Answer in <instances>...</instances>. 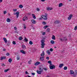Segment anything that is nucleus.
Masks as SVG:
<instances>
[{
  "instance_id": "53",
  "label": "nucleus",
  "mask_w": 77,
  "mask_h": 77,
  "mask_svg": "<svg viewBox=\"0 0 77 77\" xmlns=\"http://www.w3.org/2000/svg\"><path fill=\"white\" fill-rule=\"evenodd\" d=\"M50 51H53V49H52V48H51L50 49Z\"/></svg>"
},
{
  "instance_id": "12",
  "label": "nucleus",
  "mask_w": 77,
  "mask_h": 77,
  "mask_svg": "<svg viewBox=\"0 0 77 77\" xmlns=\"http://www.w3.org/2000/svg\"><path fill=\"white\" fill-rule=\"evenodd\" d=\"M3 39L5 43H7V42H8V41H7V39H6V38H3Z\"/></svg>"
},
{
  "instance_id": "9",
  "label": "nucleus",
  "mask_w": 77,
  "mask_h": 77,
  "mask_svg": "<svg viewBox=\"0 0 77 77\" xmlns=\"http://www.w3.org/2000/svg\"><path fill=\"white\" fill-rule=\"evenodd\" d=\"M41 63L39 62H37L35 64V66H37V65H38L40 64Z\"/></svg>"
},
{
  "instance_id": "50",
  "label": "nucleus",
  "mask_w": 77,
  "mask_h": 77,
  "mask_svg": "<svg viewBox=\"0 0 77 77\" xmlns=\"http://www.w3.org/2000/svg\"><path fill=\"white\" fill-rule=\"evenodd\" d=\"M6 55H7V56H9V55H10V54L8 53L6 54Z\"/></svg>"
},
{
  "instance_id": "32",
  "label": "nucleus",
  "mask_w": 77,
  "mask_h": 77,
  "mask_svg": "<svg viewBox=\"0 0 77 77\" xmlns=\"http://www.w3.org/2000/svg\"><path fill=\"white\" fill-rule=\"evenodd\" d=\"M20 59V56L18 55L17 56V60H19Z\"/></svg>"
},
{
  "instance_id": "25",
  "label": "nucleus",
  "mask_w": 77,
  "mask_h": 77,
  "mask_svg": "<svg viewBox=\"0 0 77 77\" xmlns=\"http://www.w3.org/2000/svg\"><path fill=\"white\" fill-rule=\"evenodd\" d=\"M63 6V4L62 3H60L59 4V7H61V6Z\"/></svg>"
},
{
  "instance_id": "44",
  "label": "nucleus",
  "mask_w": 77,
  "mask_h": 77,
  "mask_svg": "<svg viewBox=\"0 0 77 77\" xmlns=\"http://www.w3.org/2000/svg\"><path fill=\"white\" fill-rule=\"evenodd\" d=\"M60 40L61 41H63V39H62V38H60Z\"/></svg>"
},
{
  "instance_id": "37",
  "label": "nucleus",
  "mask_w": 77,
  "mask_h": 77,
  "mask_svg": "<svg viewBox=\"0 0 77 77\" xmlns=\"http://www.w3.org/2000/svg\"><path fill=\"white\" fill-rule=\"evenodd\" d=\"M67 66H65L64 67V70H66L67 69Z\"/></svg>"
},
{
  "instance_id": "62",
  "label": "nucleus",
  "mask_w": 77,
  "mask_h": 77,
  "mask_svg": "<svg viewBox=\"0 0 77 77\" xmlns=\"http://www.w3.org/2000/svg\"><path fill=\"white\" fill-rule=\"evenodd\" d=\"M46 0H41V1L42 2H44V1H45Z\"/></svg>"
},
{
  "instance_id": "57",
  "label": "nucleus",
  "mask_w": 77,
  "mask_h": 77,
  "mask_svg": "<svg viewBox=\"0 0 77 77\" xmlns=\"http://www.w3.org/2000/svg\"><path fill=\"white\" fill-rule=\"evenodd\" d=\"M46 59H47L48 60H49V57H47Z\"/></svg>"
},
{
  "instance_id": "27",
  "label": "nucleus",
  "mask_w": 77,
  "mask_h": 77,
  "mask_svg": "<svg viewBox=\"0 0 77 77\" xmlns=\"http://www.w3.org/2000/svg\"><path fill=\"white\" fill-rule=\"evenodd\" d=\"M8 62H9L10 63H11V62H12V59H11V58H10V59L8 60Z\"/></svg>"
},
{
  "instance_id": "47",
  "label": "nucleus",
  "mask_w": 77,
  "mask_h": 77,
  "mask_svg": "<svg viewBox=\"0 0 77 77\" xmlns=\"http://www.w3.org/2000/svg\"><path fill=\"white\" fill-rule=\"evenodd\" d=\"M48 63H51V61H48Z\"/></svg>"
},
{
  "instance_id": "16",
  "label": "nucleus",
  "mask_w": 77,
  "mask_h": 77,
  "mask_svg": "<svg viewBox=\"0 0 77 77\" xmlns=\"http://www.w3.org/2000/svg\"><path fill=\"white\" fill-rule=\"evenodd\" d=\"M52 9H53L52 8H51L50 7H47V10H48V11H50V10H52Z\"/></svg>"
},
{
  "instance_id": "38",
  "label": "nucleus",
  "mask_w": 77,
  "mask_h": 77,
  "mask_svg": "<svg viewBox=\"0 0 77 77\" xmlns=\"http://www.w3.org/2000/svg\"><path fill=\"white\" fill-rule=\"evenodd\" d=\"M77 26H76L74 29V30H77Z\"/></svg>"
},
{
  "instance_id": "34",
  "label": "nucleus",
  "mask_w": 77,
  "mask_h": 77,
  "mask_svg": "<svg viewBox=\"0 0 77 77\" xmlns=\"http://www.w3.org/2000/svg\"><path fill=\"white\" fill-rule=\"evenodd\" d=\"M19 40H20V41H21L22 39H23V38L22 37L20 36L19 38Z\"/></svg>"
},
{
  "instance_id": "63",
  "label": "nucleus",
  "mask_w": 77,
  "mask_h": 77,
  "mask_svg": "<svg viewBox=\"0 0 77 77\" xmlns=\"http://www.w3.org/2000/svg\"><path fill=\"white\" fill-rule=\"evenodd\" d=\"M42 17H41L40 18V20H42Z\"/></svg>"
},
{
  "instance_id": "7",
  "label": "nucleus",
  "mask_w": 77,
  "mask_h": 77,
  "mask_svg": "<svg viewBox=\"0 0 77 77\" xmlns=\"http://www.w3.org/2000/svg\"><path fill=\"white\" fill-rule=\"evenodd\" d=\"M40 60L41 61H43L44 60V57H40Z\"/></svg>"
},
{
  "instance_id": "6",
  "label": "nucleus",
  "mask_w": 77,
  "mask_h": 77,
  "mask_svg": "<svg viewBox=\"0 0 77 77\" xmlns=\"http://www.w3.org/2000/svg\"><path fill=\"white\" fill-rule=\"evenodd\" d=\"M28 18H27V16H25L23 18V20L25 21H26V20H27Z\"/></svg>"
},
{
  "instance_id": "46",
  "label": "nucleus",
  "mask_w": 77,
  "mask_h": 77,
  "mask_svg": "<svg viewBox=\"0 0 77 77\" xmlns=\"http://www.w3.org/2000/svg\"><path fill=\"white\" fill-rule=\"evenodd\" d=\"M45 32H43L42 33V35H45Z\"/></svg>"
},
{
  "instance_id": "28",
  "label": "nucleus",
  "mask_w": 77,
  "mask_h": 77,
  "mask_svg": "<svg viewBox=\"0 0 77 77\" xmlns=\"http://www.w3.org/2000/svg\"><path fill=\"white\" fill-rule=\"evenodd\" d=\"M51 43L52 44H54V42L53 40H51Z\"/></svg>"
},
{
  "instance_id": "22",
  "label": "nucleus",
  "mask_w": 77,
  "mask_h": 77,
  "mask_svg": "<svg viewBox=\"0 0 77 77\" xmlns=\"http://www.w3.org/2000/svg\"><path fill=\"white\" fill-rule=\"evenodd\" d=\"M22 47L23 48H26V46L24 45H22Z\"/></svg>"
},
{
  "instance_id": "29",
  "label": "nucleus",
  "mask_w": 77,
  "mask_h": 77,
  "mask_svg": "<svg viewBox=\"0 0 77 77\" xmlns=\"http://www.w3.org/2000/svg\"><path fill=\"white\" fill-rule=\"evenodd\" d=\"M11 44V41L10 40H9L8 41V45H9Z\"/></svg>"
},
{
  "instance_id": "11",
  "label": "nucleus",
  "mask_w": 77,
  "mask_h": 77,
  "mask_svg": "<svg viewBox=\"0 0 77 77\" xmlns=\"http://www.w3.org/2000/svg\"><path fill=\"white\" fill-rule=\"evenodd\" d=\"M64 66V64H60L59 66V68H61L62 67V66Z\"/></svg>"
},
{
  "instance_id": "49",
  "label": "nucleus",
  "mask_w": 77,
  "mask_h": 77,
  "mask_svg": "<svg viewBox=\"0 0 77 77\" xmlns=\"http://www.w3.org/2000/svg\"><path fill=\"white\" fill-rule=\"evenodd\" d=\"M14 29L15 30H17V27L16 26H15L14 27Z\"/></svg>"
},
{
  "instance_id": "56",
  "label": "nucleus",
  "mask_w": 77,
  "mask_h": 77,
  "mask_svg": "<svg viewBox=\"0 0 77 77\" xmlns=\"http://www.w3.org/2000/svg\"><path fill=\"white\" fill-rule=\"evenodd\" d=\"M6 14V11H5L4 12V14Z\"/></svg>"
},
{
  "instance_id": "23",
  "label": "nucleus",
  "mask_w": 77,
  "mask_h": 77,
  "mask_svg": "<svg viewBox=\"0 0 77 77\" xmlns=\"http://www.w3.org/2000/svg\"><path fill=\"white\" fill-rule=\"evenodd\" d=\"M32 15L33 18H34V19H36V16H35V14H32Z\"/></svg>"
},
{
  "instance_id": "30",
  "label": "nucleus",
  "mask_w": 77,
  "mask_h": 77,
  "mask_svg": "<svg viewBox=\"0 0 77 77\" xmlns=\"http://www.w3.org/2000/svg\"><path fill=\"white\" fill-rule=\"evenodd\" d=\"M24 40L25 42H28V39H27V38H25Z\"/></svg>"
},
{
  "instance_id": "2",
  "label": "nucleus",
  "mask_w": 77,
  "mask_h": 77,
  "mask_svg": "<svg viewBox=\"0 0 77 77\" xmlns=\"http://www.w3.org/2000/svg\"><path fill=\"white\" fill-rule=\"evenodd\" d=\"M48 15L47 14H45V15H42L41 16V18H42L43 19H44V20H47V16Z\"/></svg>"
},
{
  "instance_id": "31",
  "label": "nucleus",
  "mask_w": 77,
  "mask_h": 77,
  "mask_svg": "<svg viewBox=\"0 0 77 77\" xmlns=\"http://www.w3.org/2000/svg\"><path fill=\"white\" fill-rule=\"evenodd\" d=\"M9 69H5L4 70V72H8V71H9Z\"/></svg>"
},
{
  "instance_id": "8",
  "label": "nucleus",
  "mask_w": 77,
  "mask_h": 77,
  "mask_svg": "<svg viewBox=\"0 0 77 77\" xmlns=\"http://www.w3.org/2000/svg\"><path fill=\"white\" fill-rule=\"evenodd\" d=\"M72 14H70L68 17V20H70L71 19V18H72Z\"/></svg>"
},
{
  "instance_id": "36",
  "label": "nucleus",
  "mask_w": 77,
  "mask_h": 77,
  "mask_svg": "<svg viewBox=\"0 0 77 77\" xmlns=\"http://www.w3.org/2000/svg\"><path fill=\"white\" fill-rule=\"evenodd\" d=\"M29 44L30 45H32L33 44V42L32 41H30L29 42Z\"/></svg>"
},
{
  "instance_id": "21",
  "label": "nucleus",
  "mask_w": 77,
  "mask_h": 77,
  "mask_svg": "<svg viewBox=\"0 0 77 77\" xmlns=\"http://www.w3.org/2000/svg\"><path fill=\"white\" fill-rule=\"evenodd\" d=\"M63 41H67V38H66V37H65L63 38Z\"/></svg>"
},
{
  "instance_id": "24",
  "label": "nucleus",
  "mask_w": 77,
  "mask_h": 77,
  "mask_svg": "<svg viewBox=\"0 0 77 77\" xmlns=\"http://www.w3.org/2000/svg\"><path fill=\"white\" fill-rule=\"evenodd\" d=\"M74 74V71L72 70H70V74Z\"/></svg>"
},
{
  "instance_id": "60",
  "label": "nucleus",
  "mask_w": 77,
  "mask_h": 77,
  "mask_svg": "<svg viewBox=\"0 0 77 77\" xmlns=\"http://www.w3.org/2000/svg\"><path fill=\"white\" fill-rule=\"evenodd\" d=\"M49 65H53V64H52V63H50V64H49Z\"/></svg>"
},
{
  "instance_id": "51",
  "label": "nucleus",
  "mask_w": 77,
  "mask_h": 77,
  "mask_svg": "<svg viewBox=\"0 0 77 77\" xmlns=\"http://www.w3.org/2000/svg\"><path fill=\"white\" fill-rule=\"evenodd\" d=\"M44 29H47V26H44Z\"/></svg>"
},
{
  "instance_id": "17",
  "label": "nucleus",
  "mask_w": 77,
  "mask_h": 77,
  "mask_svg": "<svg viewBox=\"0 0 77 77\" xmlns=\"http://www.w3.org/2000/svg\"><path fill=\"white\" fill-rule=\"evenodd\" d=\"M37 74H41V73L42 72L40 71H39V70H37Z\"/></svg>"
},
{
  "instance_id": "26",
  "label": "nucleus",
  "mask_w": 77,
  "mask_h": 77,
  "mask_svg": "<svg viewBox=\"0 0 77 77\" xmlns=\"http://www.w3.org/2000/svg\"><path fill=\"white\" fill-rule=\"evenodd\" d=\"M47 53H48V55H50V51L48 50L47 51Z\"/></svg>"
},
{
  "instance_id": "52",
  "label": "nucleus",
  "mask_w": 77,
  "mask_h": 77,
  "mask_svg": "<svg viewBox=\"0 0 77 77\" xmlns=\"http://www.w3.org/2000/svg\"><path fill=\"white\" fill-rule=\"evenodd\" d=\"M25 74H29V73H28V72H27V71H26L25 72Z\"/></svg>"
},
{
  "instance_id": "14",
  "label": "nucleus",
  "mask_w": 77,
  "mask_h": 77,
  "mask_svg": "<svg viewBox=\"0 0 77 77\" xmlns=\"http://www.w3.org/2000/svg\"><path fill=\"white\" fill-rule=\"evenodd\" d=\"M6 59V57H1V60H3V59Z\"/></svg>"
},
{
  "instance_id": "41",
  "label": "nucleus",
  "mask_w": 77,
  "mask_h": 77,
  "mask_svg": "<svg viewBox=\"0 0 77 77\" xmlns=\"http://www.w3.org/2000/svg\"><path fill=\"white\" fill-rule=\"evenodd\" d=\"M43 69L45 70V71H47V68L45 67L43 68Z\"/></svg>"
},
{
  "instance_id": "54",
  "label": "nucleus",
  "mask_w": 77,
  "mask_h": 77,
  "mask_svg": "<svg viewBox=\"0 0 77 77\" xmlns=\"http://www.w3.org/2000/svg\"><path fill=\"white\" fill-rule=\"evenodd\" d=\"M75 72L76 75H77V70H75Z\"/></svg>"
},
{
  "instance_id": "33",
  "label": "nucleus",
  "mask_w": 77,
  "mask_h": 77,
  "mask_svg": "<svg viewBox=\"0 0 77 77\" xmlns=\"http://www.w3.org/2000/svg\"><path fill=\"white\" fill-rule=\"evenodd\" d=\"M19 7L20 8H23V5H19Z\"/></svg>"
},
{
  "instance_id": "45",
  "label": "nucleus",
  "mask_w": 77,
  "mask_h": 77,
  "mask_svg": "<svg viewBox=\"0 0 77 77\" xmlns=\"http://www.w3.org/2000/svg\"><path fill=\"white\" fill-rule=\"evenodd\" d=\"M1 66H5V65L4 63H3L2 64Z\"/></svg>"
},
{
  "instance_id": "39",
  "label": "nucleus",
  "mask_w": 77,
  "mask_h": 77,
  "mask_svg": "<svg viewBox=\"0 0 77 77\" xmlns=\"http://www.w3.org/2000/svg\"><path fill=\"white\" fill-rule=\"evenodd\" d=\"M50 29L49 28H48L47 29V32H49V31H50Z\"/></svg>"
},
{
  "instance_id": "5",
  "label": "nucleus",
  "mask_w": 77,
  "mask_h": 77,
  "mask_svg": "<svg viewBox=\"0 0 77 77\" xmlns=\"http://www.w3.org/2000/svg\"><path fill=\"white\" fill-rule=\"evenodd\" d=\"M39 71H41L42 72H43V67H39Z\"/></svg>"
},
{
  "instance_id": "42",
  "label": "nucleus",
  "mask_w": 77,
  "mask_h": 77,
  "mask_svg": "<svg viewBox=\"0 0 77 77\" xmlns=\"http://www.w3.org/2000/svg\"><path fill=\"white\" fill-rule=\"evenodd\" d=\"M13 44H14V45H15V44H16V42H15L13 41Z\"/></svg>"
},
{
  "instance_id": "61",
  "label": "nucleus",
  "mask_w": 77,
  "mask_h": 77,
  "mask_svg": "<svg viewBox=\"0 0 77 77\" xmlns=\"http://www.w3.org/2000/svg\"><path fill=\"white\" fill-rule=\"evenodd\" d=\"M2 1H3V0H0V3H2Z\"/></svg>"
},
{
  "instance_id": "1",
  "label": "nucleus",
  "mask_w": 77,
  "mask_h": 77,
  "mask_svg": "<svg viewBox=\"0 0 77 77\" xmlns=\"http://www.w3.org/2000/svg\"><path fill=\"white\" fill-rule=\"evenodd\" d=\"M41 42H42L41 44V45H42L41 48H44V46L45 45V44L44 43L45 42V40L44 39L41 40Z\"/></svg>"
},
{
  "instance_id": "10",
  "label": "nucleus",
  "mask_w": 77,
  "mask_h": 77,
  "mask_svg": "<svg viewBox=\"0 0 77 77\" xmlns=\"http://www.w3.org/2000/svg\"><path fill=\"white\" fill-rule=\"evenodd\" d=\"M17 18H18L19 16V14H20V12L19 11H17L16 12Z\"/></svg>"
},
{
  "instance_id": "20",
  "label": "nucleus",
  "mask_w": 77,
  "mask_h": 77,
  "mask_svg": "<svg viewBox=\"0 0 77 77\" xmlns=\"http://www.w3.org/2000/svg\"><path fill=\"white\" fill-rule=\"evenodd\" d=\"M55 37H56L55 36L53 35L52 37V39H54V40H55V39H56V38H55Z\"/></svg>"
},
{
  "instance_id": "35",
  "label": "nucleus",
  "mask_w": 77,
  "mask_h": 77,
  "mask_svg": "<svg viewBox=\"0 0 77 77\" xmlns=\"http://www.w3.org/2000/svg\"><path fill=\"white\" fill-rule=\"evenodd\" d=\"M42 24L43 25H45V24H47V23H46V22H43L42 23Z\"/></svg>"
},
{
  "instance_id": "59",
  "label": "nucleus",
  "mask_w": 77,
  "mask_h": 77,
  "mask_svg": "<svg viewBox=\"0 0 77 77\" xmlns=\"http://www.w3.org/2000/svg\"><path fill=\"white\" fill-rule=\"evenodd\" d=\"M73 77H75V76H76V75H75V74H74V73H73Z\"/></svg>"
},
{
  "instance_id": "55",
  "label": "nucleus",
  "mask_w": 77,
  "mask_h": 77,
  "mask_svg": "<svg viewBox=\"0 0 77 77\" xmlns=\"http://www.w3.org/2000/svg\"><path fill=\"white\" fill-rule=\"evenodd\" d=\"M37 11H40L39 9L38 8H37Z\"/></svg>"
},
{
  "instance_id": "4",
  "label": "nucleus",
  "mask_w": 77,
  "mask_h": 77,
  "mask_svg": "<svg viewBox=\"0 0 77 77\" xmlns=\"http://www.w3.org/2000/svg\"><path fill=\"white\" fill-rule=\"evenodd\" d=\"M54 23L55 24H59L60 23V21L59 20H56L54 22Z\"/></svg>"
},
{
  "instance_id": "18",
  "label": "nucleus",
  "mask_w": 77,
  "mask_h": 77,
  "mask_svg": "<svg viewBox=\"0 0 77 77\" xmlns=\"http://www.w3.org/2000/svg\"><path fill=\"white\" fill-rule=\"evenodd\" d=\"M44 55H45V54L44 53V51H43L41 55V56H44Z\"/></svg>"
},
{
  "instance_id": "13",
  "label": "nucleus",
  "mask_w": 77,
  "mask_h": 77,
  "mask_svg": "<svg viewBox=\"0 0 77 77\" xmlns=\"http://www.w3.org/2000/svg\"><path fill=\"white\" fill-rule=\"evenodd\" d=\"M20 52L23 53V54H26V52L25 51H24L23 50H21L20 51Z\"/></svg>"
},
{
  "instance_id": "40",
  "label": "nucleus",
  "mask_w": 77,
  "mask_h": 77,
  "mask_svg": "<svg viewBox=\"0 0 77 77\" xmlns=\"http://www.w3.org/2000/svg\"><path fill=\"white\" fill-rule=\"evenodd\" d=\"M30 61H32V60H29V61L28 62V63L29 64H31V62H30Z\"/></svg>"
},
{
  "instance_id": "3",
  "label": "nucleus",
  "mask_w": 77,
  "mask_h": 77,
  "mask_svg": "<svg viewBox=\"0 0 77 77\" xmlns=\"http://www.w3.org/2000/svg\"><path fill=\"white\" fill-rule=\"evenodd\" d=\"M49 67H50V69H53L55 68V66L54 65H52L51 66H50Z\"/></svg>"
},
{
  "instance_id": "19",
  "label": "nucleus",
  "mask_w": 77,
  "mask_h": 77,
  "mask_svg": "<svg viewBox=\"0 0 77 77\" xmlns=\"http://www.w3.org/2000/svg\"><path fill=\"white\" fill-rule=\"evenodd\" d=\"M6 21L7 22H8V23H9V22L11 21V19L9 18H8L6 20Z\"/></svg>"
},
{
  "instance_id": "64",
  "label": "nucleus",
  "mask_w": 77,
  "mask_h": 77,
  "mask_svg": "<svg viewBox=\"0 0 77 77\" xmlns=\"http://www.w3.org/2000/svg\"><path fill=\"white\" fill-rule=\"evenodd\" d=\"M14 14H15V15H17L16 13H14Z\"/></svg>"
},
{
  "instance_id": "15",
  "label": "nucleus",
  "mask_w": 77,
  "mask_h": 77,
  "mask_svg": "<svg viewBox=\"0 0 77 77\" xmlns=\"http://www.w3.org/2000/svg\"><path fill=\"white\" fill-rule=\"evenodd\" d=\"M31 22L33 24H35L36 23V21H35L34 20H31Z\"/></svg>"
},
{
  "instance_id": "43",
  "label": "nucleus",
  "mask_w": 77,
  "mask_h": 77,
  "mask_svg": "<svg viewBox=\"0 0 77 77\" xmlns=\"http://www.w3.org/2000/svg\"><path fill=\"white\" fill-rule=\"evenodd\" d=\"M17 11V9H13V11H14V12H16Z\"/></svg>"
},
{
  "instance_id": "48",
  "label": "nucleus",
  "mask_w": 77,
  "mask_h": 77,
  "mask_svg": "<svg viewBox=\"0 0 77 77\" xmlns=\"http://www.w3.org/2000/svg\"><path fill=\"white\" fill-rule=\"evenodd\" d=\"M31 74L32 75H35V73H32Z\"/></svg>"
},
{
  "instance_id": "58",
  "label": "nucleus",
  "mask_w": 77,
  "mask_h": 77,
  "mask_svg": "<svg viewBox=\"0 0 77 77\" xmlns=\"http://www.w3.org/2000/svg\"><path fill=\"white\" fill-rule=\"evenodd\" d=\"M3 51H6V49L4 48L3 49Z\"/></svg>"
}]
</instances>
